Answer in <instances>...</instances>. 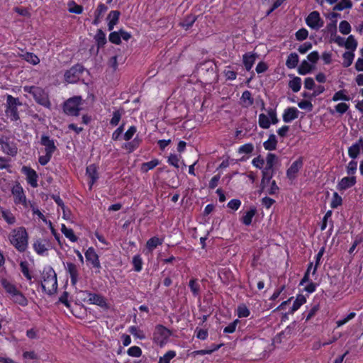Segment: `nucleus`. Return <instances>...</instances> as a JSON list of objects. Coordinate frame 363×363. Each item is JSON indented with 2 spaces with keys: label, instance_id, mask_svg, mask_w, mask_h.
<instances>
[{
  "label": "nucleus",
  "instance_id": "nucleus-1",
  "mask_svg": "<svg viewBox=\"0 0 363 363\" xmlns=\"http://www.w3.org/2000/svg\"><path fill=\"white\" fill-rule=\"evenodd\" d=\"M41 286L44 292L52 295L57 291V274L52 267H45L42 273Z\"/></svg>",
  "mask_w": 363,
  "mask_h": 363
},
{
  "label": "nucleus",
  "instance_id": "nucleus-2",
  "mask_svg": "<svg viewBox=\"0 0 363 363\" xmlns=\"http://www.w3.org/2000/svg\"><path fill=\"white\" fill-rule=\"evenodd\" d=\"M2 287L5 289L8 297L16 304L21 306H26L28 303V299L17 287L6 279L2 278L0 280Z\"/></svg>",
  "mask_w": 363,
  "mask_h": 363
},
{
  "label": "nucleus",
  "instance_id": "nucleus-3",
  "mask_svg": "<svg viewBox=\"0 0 363 363\" xmlns=\"http://www.w3.org/2000/svg\"><path fill=\"white\" fill-rule=\"evenodd\" d=\"M28 236L23 227H19L13 229L10 235L9 241L20 252H24L28 247Z\"/></svg>",
  "mask_w": 363,
  "mask_h": 363
},
{
  "label": "nucleus",
  "instance_id": "nucleus-4",
  "mask_svg": "<svg viewBox=\"0 0 363 363\" xmlns=\"http://www.w3.org/2000/svg\"><path fill=\"white\" fill-rule=\"evenodd\" d=\"M82 98L80 96H72L64 102L63 111L67 116H78L82 110Z\"/></svg>",
  "mask_w": 363,
  "mask_h": 363
},
{
  "label": "nucleus",
  "instance_id": "nucleus-5",
  "mask_svg": "<svg viewBox=\"0 0 363 363\" xmlns=\"http://www.w3.org/2000/svg\"><path fill=\"white\" fill-rule=\"evenodd\" d=\"M21 105L22 103L19 101L18 98L7 95L6 113L11 117L12 121H18L20 118L17 106Z\"/></svg>",
  "mask_w": 363,
  "mask_h": 363
},
{
  "label": "nucleus",
  "instance_id": "nucleus-6",
  "mask_svg": "<svg viewBox=\"0 0 363 363\" xmlns=\"http://www.w3.org/2000/svg\"><path fill=\"white\" fill-rule=\"evenodd\" d=\"M85 68L81 64H77L67 70L64 74L65 80L67 83L73 84L79 81Z\"/></svg>",
  "mask_w": 363,
  "mask_h": 363
},
{
  "label": "nucleus",
  "instance_id": "nucleus-7",
  "mask_svg": "<svg viewBox=\"0 0 363 363\" xmlns=\"http://www.w3.org/2000/svg\"><path fill=\"white\" fill-rule=\"evenodd\" d=\"M306 23L308 26L313 30H318L323 26L324 21L320 18V13L316 11H312L306 18Z\"/></svg>",
  "mask_w": 363,
  "mask_h": 363
},
{
  "label": "nucleus",
  "instance_id": "nucleus-8",
  "mask_svg": "<svg viewBox=\"0 0 363 363\" xmlns=\"http://www.w3.org/2000/svg\"><path fill=\"white\" fill-rule=\"evenodd\" d=\"M33 96L38 104L46 108H50L51 103L49 100L48 95L42 88L38 87V89H35Z\"/></svg>",
  "mask_w": 363,
  "mask_h": 363
},
{
  "label": "nucleus",
  "instance_id": "nucleus-9",
  "mask_svg": "<svg viewBox=\"0 0 363 363\" xmlns=\"http://www.w3.org/2000/svg\"><path fill=\"white\" fill-rule=\"evenodd\" d=\"M82 293L86 295L89 303L97 305L103 308H108L106 301L103 296L97 294H93L88 291H82Z\"/></svg>",
  "mask_w": 363,
  "mask_h": 363
},
{
  "label": "nucleus",
  "instance_id": "nucleus-10",
  "mask_svg": "<svg viewBox=\"0 0 363 363\" xmlns=\"http://www.w3.org/2000/svg\"><path fill=\"white\" fill-rule=\"evenodd\" d=\"M11 192L14 196L16 204L22 203L23 206H27L26 198L23 189L19 183L13 186Z\"/></svg>",
  "mask_w": 363,
  "mask_h": 363
},
{
  "label": "nucleus",
  "instance_id": "nucleus-11",
  "mask_svg": "<svg viewBox=\"0 0 363 363\" xmlns=\"http://www.w3.org/2000/svg\"><path fill=\"white\" fill-rule=\"evenodd\" d=\"M22 172L26 174L27 182L33 188L38 186V176L36 172L32 168L23 166L22 167Z\"/></svg>",
  "mask_w": 363,
  "mask_h": 363
},
{
  "label": "nucleus",
  "instance_id": "nucleus-12",
  "mask_svg": "<svg viewBox=\"0 0 363 363\" xmlns=\"http://www.w3.org/2000/svg\"><path fill=\"white\" fill-rule=\"evenodd\" d=\"M303 164V157H298L296 161H294L290 167L286 171L287 177L289 179H294L296 177V174L298 171L302 168Z\"/></svg>",
  "mask_w": 363,
  "mask_h": 363
},
{
  "label": "nucleus",
  "instance_id": "nucleus-13",
  "mask_svg": "<svg viewBox=\"0 0 363 363\" xmlns=\"http://www.w3.org/2000/svg\"><path fill=\"white\" fill-rule=\"evenodd\" d=\"M66 271L69 273L72 286H75L78 281L79 272L77 266L72 262H67Z\"/></svg>",
  "mask_w": 363,
  "mask_h": 363
},
{
  "label": "nucleus",
  "instance_id": "nucleus-14",
  "mask_svg": "<svg viewBox=\"0 0 363 363\" xmlns=\"http://www.w3.org/2000/svg\"><path fill=\"white\" fill-rule=\"evenodd\" d=\"M0 145L3 152L6 154L11 156H14L17 154V147L13 143H10L8 139L4 140L0 138Z\"/></svg>",
  "mask_w": 363,
  "mask_h": 363
},
{
  "label": "nucleus",
  "instance_id": "nucleus-15",
  "mask_svg": "<svg viewBox=\"0 0 363 363\" xmlns=\"http://www.w3.org/2000/svg\"><path fill=\"white\" fill-rule=\"evenodd\" d=\"M86 174L89 178V189H91L93 184L99 179L97 167L94 164H90L86 167Z\"/></svg>",
  "mask_w": 363,
  "mask_h": 363
},
{
  "label": "nucleus",
  "instance_id": "nucleus-16",
  "mask_svg": "<svg viewBox=\"0 0 363 363\" xmlns=\"http://www.w3.org/2000/svg\"><path fill=\"white\" fill-rule=\"evenodd\" d=\"M40 144L45 146V152L48 154L52 155L57 149L54 140L50 139L48 135H42Z\"/></svg>",
  "mask_w": 363,
  "mask_h": 363
},
{
  "label": "nucleus",
  "instance_id": "nucleus-17",
  "mask_svg": "<svg viewBox=\"0 0 363 363\" xmlns=\"http://www.w3.org/2000/svg\"><path fill=\"white\" fill-rule=\"evenodd\" d=\"M85 257L87 261L90 262L94 268H101L99 256L93 247H89L85 252Z\"/></svg>",
  "mask_w": 363,
  "mask_h": 363
},
{
  "label": "nucleus",
  "instance_id": "nucleus-18",
  "mask_svg": "<svg viewBox=\"0 0 363 363\" xmlns=\"http://www.w3.org/2000/svg\"><path fill=\"white\" fill-rule=\"evenodd\" d=\"M356 184V177L354 176L343 177L337 184V189L339 191H345Z\"/></svg>",
  "mask_w": 363,
  "mask_h": 363
},
{
  "label": "nucleus",
  "instance_id": "nucleus-19",
  "mask_svg": "<svg viewBox=\"0 0 363 363\" xmlns=\"http://www.w3.org/2000/svg\"><path fill=\"white\" fill-rule=\"evenodd\" d=\"M299 111L295 107H290L285 109L283 114V121L285 123H290L298 117Z\"/></svg>",
  "mask_w": 363,
  "mask_h": 363
},
{
  "label": "nucleus",
  "instance_id": "nucleus-20",
  "mask_svg": "<svg viewBox=\"0 0 363 363\" xmlns=\"http://www.w3.org/2000/svg\"><path fill=\"white\" fill-rule=\"evenodd\" d=\"M257 57L256 53L247 52L245 53L242 57L243 65L247 71H250L252 67L255 60Z\"/></svg>",
  "mask_w": 363,
  "mask_h": 363
},
{
  "label": "nucleus",
  "instance_id": "nucleus-21",
  "mask_svg": "<svg viewBox=\"0 0 363 363\" xmlns=\"http://www.w3.org/2000/svg\"><path fill=\"white\" fill-rule=\"evenodd\" d=\"M33 247L38 255H43L48 250L49 242L46 240H38L34 242Z\"/></svg>",
  "mask_w": 363,
  "mask_h": 363
},
{
  "label": "nucleus",
  "instance_id": "nucleus-22",
  "mask_svg": "<svg viewBox=\"0 0 363 363\" xmlns=\"http://www.w3.org/2000/svg\"><path fill=\"white\" fill-rule=\"evenodd\" d=\"M277 140L274 134H270L269 139L263 143V146L267 150H274L277 149Z\"/></svg>",
  "mask_w": 363,
  "mask_h": 363
},
{
  "label": "nucleus",
  "instance_id": "nucleus-23",
  "mask_svg": "<svg viewBox=\"0 0 363 363\" xmlns=\"http://www.w3.org/2000/svg\"><path fill=\"white\" fill-rule=\"evenodd\" d=\"M257 213V209L255 206H252L250 209L245 213L242 217L241 220L245 225H250L252 223V218Z\"/></svg>",
  "mask_w": 363,
  "mask_h": 363
},
{
  "label": "nucleus",
  "instance_id": "nucleus-24",
  "mask_svg": "<svg viewBox=\"0 0 363 363\" xmlns=\"http://www.w3.org/2000/svg\"><path fill=\"white\" fill-rule=\"evenodd\" d=\"M107 9L108 7L104 4H100L98 6L96 10L94 12L95 18L93 21L94 25H98L99 23L101 17L107 11Z\"/></svg>",
  "mask_w": 363,
  "mask_h": 363
},
{
  "label": "nucleus",
  "instance_id": "nucleus-25",
  "mask_svg": "<svg viewBox=\"0 0 363 363\" xmlns=\"http://www.w3.org/2000/svg\"><path fill=\"white\" fill-rule=\"evenodd\" d=\"M197 16L193 14L187 15L182 21L179 23V26L188 30L192 26L194 23L196 21Z\"/></svg>",
  "mask_w": 363,
  "mask_h": 363
},
{
  "label": "nucleus",
  "instance_id": "nucleus-26",
  "mask_svg": "<svg viewBox=\"0 0 363 363\" xmlns=\"http://www.w3.org/2000/svg\"><path fill=\"white\" fill-rule=\"evenodd\" d=\"M298 63V55L296 52L291 53L286 60V65L289 69L295 68Z\"/></svg>",
  "mask_w": 363,
  "mask_h": 363
},
{
  "label": "nucleus",
  "instance_id": "nucleus-27",
  "mask_svg": "<svg viewBox=\"0 0 363 363\" xmlns=\"http://www.w3.org/2000/svg\"><path fill=\"white\" fill-rule=\"evenodd\" d=\"M240 100L245 107H249L254 104V99L252 97L251 92L248 90L243 91Z\"/></svg>",
  "mask_w": 363,
  "mask_h": 363
},
{
  "label": "nucleus",
  "instance_id": "nucleus-28",
  "mask_svg": "<svg viewBox=\"0 0 363 363\" xmlns=\"http://www.w3.org/2000/svg\"><path fill=\"white\" fill-rule=\"evenodd\" d=\"M313 69V65H310L307 60H303L298 68V72L301 75H305L310 73Z\"/></svg>",
  "mask_w": 363,
  "mask_h": 363
},
{
  "label": "nucleus",
  "instance_id": "nucleus-29",
  "mask_svg": "<svg viewBox=\"0 0 363 363\" xmlns=\"http://www.w3.org/2000/svg\"><path fill=\"white\" fill-rule=\"evenodd\" d=\"M61 231L71 242H74L77 241L78 238L74 235L73 230L67 228L65 224L62 225Z\"/></svg>",
  "mask_w": 363,
  "mask_h": 363
},
{
  "label": "nucleus",
  "instance_id": "nucleus-30",
  "mask_svg": "<svg viewBox=\"0 0 363 363\" xmlns=\"http://www.w3.org/2000/svg\"><path fill=\"white\" fill-rule=\"evenodd\" d=\"M94 39L98 48H102L106 43V35L101 29H98Z\"/></svg>",
  "mask_w": 363,
  "mask_h": 363
},
{
  "label": "nucleus",
  "instance_id": "nucleus-31",
  "mask_svg": "<svg viewBox=\"0 0 363 363\" xmlns=\"http://www.w3.org/2000/svg\"><path fill=\"white\" fill-rule=\"evenodd\" d=\"M159 164H160V161L157 159H154L150 162L143 163L141 164L140 170L143 173H146L149 170L154 169Z\"/></svg>",
  "mask_w": 363,
  "mask_h": 363
},
{
  "label": "nucleus",
  "instance_id": "nucleus-32",
  "mask_svg": "<svg viewBox=\"0 0 363 363\" xmlns=\"http://www.w3.org/2000/svg\"><path fill=\"white\" fill-rule=\"evenodd\" d=\"M262 178L261 180V186L263 189L266 184H268L274 175V172L271 170H267L263 169L262 171Z\"/></svg>",
  "mask_w": 363,
  "mask_h": 363
},
{
  "label": "nucleus",
  "instance_id": "nucleus-33",
  "mask_svg": "<svg viewBox=\"0 0 363 363\" xmlns=\"http://www.w3.org/2000/svg\"><path fill=\"white\" fill-rule=\"evenodd\" d=\"M21 57L33 65H38L40 62L38 57L32 52H26L21 55Z\"/></svg>",
  "mask_w": 363,
  "mask_h": 363
},
{
  "label": "nucleus",
  "instance_id": "nucleus-34",
  "mask_svg": "<svg viewBox=\"0 0 363 363\" xmlns=\"http://www.w3.org/2000/svg\"><path fill=\"white\" fill-rule=\"evenodd\" d=\"M277 160V157L275 154L268 153L267 155V158H266L267 164L264 169L274 172V165Z\"/></svg>",
  "mask_w": 363,
  "mask_h": 363
},
{
  "label": "nucleus",
  "instance_id": "nucleus-35",
  "mask_svg": "<svg viewBox=\"0 0 363 363\" xmlns=\"http://www.w3.org/2000/svg\"><path fill=\"white\" fill-rule=\"evenodd\" d=\"M306 298L303 295H302V294L298 295L296 300L294 301V302L293 303V306L291 307L290 312L291 313H293L294 312L297 311L301 307V306H302L303 303H306Z\"/></svg>",
  "mask_w": 363,
  "mask_h": 363
},
{
  "label": "nucleus",
  "instance_id": "nucleus-36",
  "mask_svg": "<svg viewBox=\"0 0 363 363\" xmlns=\"http://www.w3.org/2000/svg\"><path fill=\"white\" fill-rule=\"evenodd\" d=\"M289 86L294 92H298L301 87V79L298 77H294L289 81Z\"/></svg>",
  "mask_w": 363,
  "mask_h": 363
},
{
  "label": "nucleus",
  "instance_id": "nucleus-37",
  "mask_svg": "<svg viewBox=\"0 0 363 363\" xmlns=\"http://www.w3.org/2000/svg\"><path fill=\"white\" fill-rule=\"evenodd\" d=\"M162 244V240L158 238L157 237H152L149 239L146 243V247L150 251H152L155 249L158 245Z\"/></svg>",
  "mask_w": 363,
  "mask_h": 363
},
{
  "label": "nucleus",
  "instance_id": "nucleus-38",
  "mask_svg": "<svg viewBox=\"0 0 363 363\" xmlns=\"http://www.w3.org/2000/svg\"><path fill=\"white\" fill-rule=\"evenodd\" d=\"M344 47L347 50H351L352 52H354L356 50L357 47V41L352 35H350L347 38L344 44Z\"/></svg>",
  "mask_w": 363,
  "mask_h": 363
},
{
  "label": "nucleus",
  "instance_id": "nucleus-39",
  "mask_svg": "<svg viewBox=\"0 0 363 363\" xmlns=\"http://www.w3.org/2000/svg\"><path fill=\"white\" fill-rule=\"evenodd\" d=\"M141 143V140L136 137L131 142H128L124 145V147L129 152H132L137 149Z\"/></svg>",
  "mask_w": 363,
  "mask_h": 363
},
{
  "label": "nucleus",
  "instance_id": "nucleus-40",
  "mask_svg": "<svg viewBox=\"0 0 363 363\" xmlns=\"http://www.w3.org/2000/svg\"><path fill=\"white\" fill-rule=\"evenodd\" d=\"M352 6L351 0H341L334 7L335 11H342L345 9H350Z\"/></svg>",
  "mask_w": 363,
  "mask_h": 363
},
{
  "label": "nucleus",
  "instance_id": "nucleus-41",
  "mask_svg": "<svg viewBox=\"0 0 363 363\" xmlns=\"http://www.w3.org/2000/svg\"><path fill=\"white\" fill-rule=\"evenodd\" d=\"M354 55L353 53V52H345L343 55H342V57H343V66L345 67H350L352 64V62H353V60H354Z\"/></svg>",
  "mask_w": 363,
  "mask_h": 363
},
{
  "label": "nucleus",
  "instance_id": "nucleus-42",
  "mask_svg": "<svg viewBox=\"0 0 363 363\" xmlns=\"http://www.w3.org/2000/svg\"><path fill=\"white\" fill-rule=\"evenodd\" d=\"M346 90L343 89V90H340L337 92L335 93V94L333 95V98H332V100L333 101H337L339 100H342V101H350V98L349 96H347L345 93H346Z\"/></svg>",
  "mask_w": 363,
  "mask_h": 363
},
{
  "label": "nucleus",
  "instance_id": "nucleus-43",
  "mask_svg": "<svg viewBox=\"0 0 363 363\" xmlns=\"http://www.w3.org/2000/svg\"><path fill=\"white\" fill-rule=\"evenodd\" d=\"M270 120L267 116L264 113L259 115V125L264 129H268L270 127Z\"/></svg>",
  "mask_w": 363,
  "mask_h": 363
},
{
  "label": "nucleus",
  "instance_id": "nucleus-44",
  "mask_svg": "<svg viewBox=\"0 0 363 363\" xmlns=\"http://www.w3.org/2000/svg\"><path fill=\"white\" fill-rule=\"evenodd\" d=\"M28 265L29 264H28V262H26V261H21L20 262V267H21V272L25 276V277L30 281L32 279V276L29 272Z\"/></svg>",
  "mask_w": 363,
  "mask_h": 363
},
{
  "label": "nucleus",
  "instance_id": "nucleus-45",
  "mask_svg": "<svg viewBox=\"0 0 363 363\" xmlns=\"http://www.w3.org/2000/svg\"><path fill=\"white\" fill-rule=\"evenodd\" d=\"M189 286L194 296H198L199 295L200 285L196 279H191L189 283Z\"/></svg>",
  "mask_w": 363,
  "mask_h": 363
},
{
  "label": "nucleus",
  "instance_id": "nucleus-46",
  "mask_svg": "<svg viewBox=\"0 0 363 363\" xmlns=\"http://www.w3.org/2000/svg\"><path fill=\"white\" fill-rule=\"evenodd\" d=\"M339 30L343 35H347L351 32V26L347 21H342L339 25Z\"/></svg>",
  "mask_w": 363,
  "mask_h": 363
},
{
  "label": "nucleus",
  "instance_id": "nucleus-47",
  "mask_svg": "<svg viewBox=\"0 0 363 363\" xmlns=\"http://www.w3.org/2000/svg\"><path fill=\"white\" fill-rule=\"evenodd\" d=\"M359 152H360L359 145H358L357 143L353 144L348 149L349 156L352 159L357 158V156L359 155Z\"/></svg>",
  "mask_w": 363,
  "mask_h": 363
},
{
  "label": "nucleus",
  "instance_id": "nucleus-48",
  "mask_svg": "<svg viewBox=\"0 0 363 363\" xmlns=\"http://www.w3.org/2000/svg\"><path fill=\"white\" fill-rule=\"evenodd\" d=\"M175 356L176 352L173 350H169L166 352L164 356L160 358L159 363H169L171 359H172Z\"/></svg>",
  "mask_w": 363,
  "mask_h": 363
},
{
  "label": "nucleus",
  "instance_id": "nucleus-49",
  "mask_svg": "<svg viewBox=\"0 0 363 363\" xmlns=\"http://www.w3.org/2000/svg\"><path fill=\"white\" fill-rule=\"evenodd\" d=\"M123 112V110H117L113 111V117L110 121V124L113 126H116L118 124V123L121 121L122 113Z\"/></svg>",
  "mask_w": 363,
  "mask_h": 363
},
{
  "label": "nucleus",
  "instance_id": "nucleus-50",
  "mask_svg": "<svg viewBox=\"0 0 363 363\" xmlns=\"http://www.w3.org/2000/svg\"><path fill=\"white\" fill-rule=\"evenodd\" d=\"M128 331L133 335H134L135 337H138V338H139L140 340H143V339L145 338V335L143 331L140 330L136 326H131V327H130L129 329H128Z\"/></svg>",
  "mask_w": 363,
  "mask_h": 363
},
{
  "label": "nucleus",
  "instance_id": "nucleus-51",
  "mask_svg": "<svg viewBox=\"0 0 363 363\" xmlns=\"http://www.w3.org/2000/svg\"><path fill=\"white\" fill-rule=\"evenodd\" d=\"M342 203V199L340 196L337 192L333 193V199L331 201L330 206L332 208H337L338 206H341Z\"/></svg>",
  "mask_w": 363,
  "mask_h": 363
},
{
  "label": "nucleus",
  "instance_id": "nucleus-52",
  "mask_svg": "<svg viewBox=\"0 0 363 363\" xmlns=\"http://www.w3.org/2000/svg\"><path fill=\"white\" fill-rule=\"evenodd\" d=\"M69 11L70 13L80 14L83 11V7L80 5L77 4L74 1H71L69 4Z\"/></svg>",
  "mask_w": 363,
  "mask_h": 363
},
{
  "label": "nucleus",
  "instance_id": "nucleus-53",
  "mask_svg": "<svg viewBox=\"0 0 363 363\" xmlns=\"http://www.w3.org/2000/svg\"><path fill=\"white\" fill-rule=\"evenodd\" d=\"M133 264L134 266V270L135 272H140L143 267V260L139 255H135L133 258Z\"/></svg>",
  "mask_w": 363,
  "mask_h": 363
},
{
  "label": "nucleus",
  "instance_id": "nucleus-54",
  "mask_svg": "<svg viewBox=\"0 0 363 363\" xmlns=\"http://www.w3.org/2000/svg\"><path fill=\"white\" fill-rule=\"evenodd\" d=\"M127 353L130 357H139L142 354V350L138 346H133L128 350Z\"/></svg>",
  "mask_w": 363,
  "mask_h": 363
},
{
  "label": "nucleus",
  "instance_id": "nucleus-55",
  "mask_svg": "<svg viewBox=\"0 0 363 363\" xmlns=\"http://www.w3.org/2000/svg\"><path fill=\"white\" fill-rule=\"evenodd\" d=\"M250 311L245 305L239 306L238 308V315L239 318H246L250 315Z\"/></svg>",
  "mask_w": 363,
  "mask_h": 363
},
{
  "label": "nucleus",
  "instance_id": "nucleus-56",
  "mask_svg": "<svg viewBox=\"0 0 363 363\" xmlns=\"http://www.w3.org/2000/svg\"><path fill=\"white\" fill-rule=\"evenodd\" d=\"M108 39L110 42L116 45H119L121 43L119 31L111 33Z\"/></svg>",
  "mask_w": 363,
  "mask_h": 363
},
{
  "label": "nucleus",
  "instance_id": "nucleus-57",
  "mask_svg": "<svg viewBox=\"0 0 363 363\" xmlns=\"http://www.w3.org/2000/svg\"><path fill=\"white\" fill-rule=\"evenodd\" d=\"M357 169V162L352 160L348 163V165L347 167V173L348 175H352L356 172Z\"/></svg>",
  "mask_w": 363,
  "mask_h": 363
},
{
  "label": "nucleus",
  "instance_id": "nucleus-58",
  "mask_svg": "<svg viewBox=\"0 0 363 363\" xmlns=\"http://www.w3.org/2000/svg\"><path fill=\"white\" fill-rule=\"evenodd\" d=\"M254 150V146L252 143H247L240 147L239 153L250 154Z\"/></svg>",
  "mask_w": 363,
  "mask_h": 363
},
{
  "label": "nucleus",
  "instance_id": "nucleus-59",
  "mask_svg": "<svg viewBox=\"0 0 363 363\" xmlns=\"http://www.w3.org/2000/svg\"><path fill=\"white\" fill-rule=\"evenodd\" d=\"M308 32L306 28H301L296 33V40L299 41L304 40L307 38Z\"/></svg>",
  "mask_w": 363,
  "mask_h": 363
},
{
  "label": "nucleus",
  "instance_id": "nucleus-60",
  "mask_svg": "<svg viewBox=\"0 0 363 363\" xmlns=\"http://www.w3.org/2000/svg\"><path fill=\"white\" fill-rule=\"evenodd\" d=\"M121 13L119 11H111L108 15L107 19L115 23H118Z\"/></svg>",
  "mask_w": 363,
  "mask_h": 363
},
{
  "label": "nucleus",
  "instance_id": "nucleus-61",
  "mask_svg": "<svg viewBox=\"0 0 363 363\" xmlns=\"http://www.w3.org/2000/svg\"><path fill=\"white\" fill-rule=\"evenodd\" d=\"M326 30L331 35H335L337 33V21L333 20L332 22L328 23L326 26Z\"/></svg>",
  "mask_w": 363,
  "mask_h": 363
},
{
  "label": "nucleus",
  "instance_id": "nucleus-62",
  "mask_svg": "<svg viewBox=\"0 0 363 363\" xmlns=\"http://www.w3.org/2000/svg\"><path fill=\"white\" fill-rule=\"evenodd\" d=\"M2 216L9 224H13L16 222L15 217L9 211H2Z\"/></svg>",
  "mask_w": 363,
  "mask_h": 363
},
{
  "label": "nucleus",
  "instance_id": "nucleus-63",
  "mask_svg": "<svg viewBox=\"0 0 363 363\" xmlns=\"http://www.w3.org/2000/svg\"><path fill=\"white\" fill-rule=\"evenodd\" d=\"M298 106L301 109H306L308 111H311L313 109V104L311 101L307 100H303L298 103Z\"/></svg>",
  "mask_w": 363,
  "mask_h": 363
},
{
  "label": "nucleus",
  "instance_id": "nucleus-64",
  "mask_svg": "<svg viewBox=\"0 0 363 363\" xmlns=\"http://www.w3.org/2000/svg\"><path fill=\"white\" fill-rule=\"evenodd\" d=\"M335 111L344 114L349 109V106L345 103H340L335 106Z\"/></svg>",
  "mask_w": 363,
  "mask_h": 363
}]
</instances>
